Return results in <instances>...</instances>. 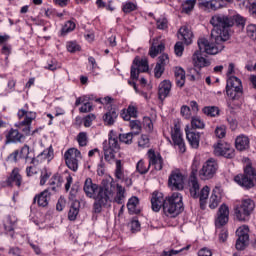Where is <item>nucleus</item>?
<instances>
[{
  "instance_id": "obj_1",
  "label": "nucleus",
  "mask_w": 256,
  "mask_h": 256,
  "mask_svg": "<svg viewBox=\"0 0 256 256\" xmlns=\"http://www.w3.org/2000/svg\"><path fill=\"white\" fill-rule=\"evenodd\" d=\"M210 23L214 27L211 32L212 42L205 38H200L197 43L200 51H204L207 55H217V53H221L225 49L223 44L225 41H229V31L235 25V19H233V16L216 14L212 16Z\"/></svg>"
},
{
  "instance_id": "obj_2",
  "label": "nucleus",
  "mask_w": 256,
  "mask_h": 256,
  "mask_svg": "<svg viewBox=\"0 0 256 256\" xmlns=\"http://www.w3.org/2000/svg\"><path fill=\"white\" fill-rule=\"evenodd\" d=\"M115 186L109 180L104 179L101 185L93 183V179L86 178L83 186V191L89 199H94L93 211L94 213H101L104 209L111 207V200L113 199V191Z\"/></svg>"
},
{
  "instance_id": "obj_3",
  "label": "nucleus",
  "mask_w": 256,
  "mask_h": 256,
  "mask_svg": "<svg viewBox=\"0 0 256 256\" xmlns=\"http://www.w3.org/2000/svg\"><path fill=\"white\" fill-rule=\"evenodd\" d=\"M152 211L159 213L161 207L166 217H177L183 213V196L174 192L171 196L164 197L161 192H154L151 197Z\"/></svg>"
},
{
  "instance_id": "obj_4",
  "label": "nucleus",
  "mask_w": 256,
  "mask_h": 256,
  "mask_svg": "<svg viewBox=\"0 0 256 256\" xmlns=\"http://www.w3.org/2000/svg\"><path fill=\"white\" fill-rule=\"evenodd\" d=\"M235 183L244 189H253L256 185V171L251 165H247L244 169V174H239L234 177Z\"/></svg>"
},
{
  "instance_id": "obj_5",
  "label": "nucleus",
  "mask_w": 256,
  "mask_h": 256,
  "mask_svg": "<svg viewBox=\"0 0 256 256\" xmlns=\"http://www.w3.org/2000/svg\"><path fill=\"white\" fill-rule=\"evenodd\" d=\"M255 211V201L246 199L240 205L235 207V215L238 221H249V218Z\"/></svg>"
},
{
  "instance_id": "obj_6",
  "label": "nucleus",
  "mask_w": 256,
  "mask_h": 256,
  "mask_svg": "<svg viewBox=\"0 0 256 256\" xmlns=\"http://www.w3.org/2000/svg\"><path fill=\"white\" fill-rule=\"evenodd\" d=\"M64 159L67 167L70 168L71 171L77 172L79 169L78 159H81V151L75 148H70L65 152Z\"/></svg>"
},
{
  "instance_id": "obj_7",
  "label": "nucleus",
  "mask_w": 256,
  "mask_h": 256,
  "mask_svg": "<svg viewBox=\"0 0 256 256\" xmlns=\"http://www.w3.org/2000/svg\"><path fill=\"white\" fill-rule=\"evenodd\" d=\"M218 165L217 161L214 159L207 160L202 169L199 171V177L203 181H207V179H213L215 174L217 173Z\"/></svg>"
},
{
  "instance_id": "obj_8",
  "label": "nucleus",
  "mask_w": 256,
  "mask_h": 256,
  "mask_svg": "<svg viewBox=\"0 0 256 256\" xmlns=\"http://www.w3.org/2000/svg\"><path fill=\"white\" fill-rule=\"evenodd\" d=\"M237 240L236 249L237 251H243L249 245V226H241L236 230Z\"/></svg>"
},
{
  "instance_id": "obj_9",
  "label": "nucleus",
  "mask_w": 256,
  "mask_h": 256,
  "mask_svg": "<svg viewBox=\"0 0 256 256\" xmlns=\"http://www.w3.org/2000/svg\"><path fill=\"white\" fill-rule=\"evenodd\" d=\"M168 185L173 191H183L185 178L179 171H173L168 178Z\"/></svg>"
},
{
  "instance_id": "obj_10",
  "label": "nucleus",
  "mask_w": 256,
  "mask_h": 256,
  "mask_svg": "<svg viewBox=\"0 0 256 256\" xmlns=\"http://www.w3.org/2000/svg\"><path fill=\"white\" fill-rule=\"evenodd\" d=\"M214 155L225 157L226 159H233L235 157V149L229 144L219 142L214 145Z\"/></svg>"
},
{
  "instance_id": "obj_11",
  "label": "nucleus",
  "mask_w": 256,
  "mask_h": 256,
  "mask_svg": "<svg viewBox=\"0 0 256 256\" xmlns=\"http://www.w3.org/2000/svg\"><path fill=\"white\" fill-rule=\"evenodd\" d=\"M109 183L114 185L111 203L113 201L114 203H117V205H125V199L127 197L125 187L121 186V184H115V181L113 180L109 181Z\"/></svg>"
},
{
  "instance_id": "obj_12",
  "label": "nucleus",
  "mask_w": 256,
  "mask_h": 256,
  "mask_svg": "<svg viewBox=\"0 0 256 256\" xmlns=\"http://www.w3.org/2000/svg\"><path fill=\"white\" fill-rule=\"evenodd\" d=\"M171 137L175 147H178V150L181 153H185V151H187L185 140L183 139L181 129L177 125L174 126V129L171 132Z\"/></svg>"
},
{
  "instance_id": "obj_13",
  "label": "nucleus",
  "mask_w": 256,
  "mask_h": 256,
  "mask_svg": "<svg viewBox=\"0 0 256 256\" xmlns=\"http://www.w3.org/2000/svg\"><path fill=\"white\" fill-rule=\"evenodd\" d=\"M198 5L204 11H217L225 7L223 0H198Z\"/></svg>"
},
{
  "instance_id": "obj_14",
  "label": "nucleus",
  "mask_w": 256,
  "mask_h": 256,
  "mask_svg": "<svg viewBox=\"0 0 256 256\" xmlns=\"http://www.w3.org/2000/svg\"><path fill=\"white\" fill-rule=\"evenodd\" d=\"M229 222V207L222 204L218 210L217 218L215 220L216 229H221Z\"/></svg>"
},
{
  "instance_id": "obj_15",
  "label": "nucleus",
  "mask_w": 256,
  "mask_h": 256,
  "mask_svg": "<svg viewBox=\"0 0 256 256\" xmlns=\"http://www.w3.org/2000/svg\"><path fill=\"white\" fill-rule=\"evenodd\" d=\"M5 138V145H11V143H23V141H25V135L21 134L19 129L14 128L6 131Z\"/></svg>"
},
{
  "instance_id": "obj_16",
  "label": "nucleus",
  "mask_w": 256,
  "mask_h": 256,
  "mask_svg": "<svg viewBox=\"0 0 256 256\" xmlns=\"http://www.w3.org/2000/svg\"><path fill=\"white\" fill-rule=\"evenodd\" d=\"M149 167L154 166L156 171L163 169V157L161 154H156L154 150L148 151Z\"/></svg>"
},
{
  "instance_id": "obj_17",
  "label": "nucleus",
  "mask_w": 256,
  "mask_h": 256,
  "mask_svg": "<svg viewBox=\"0 0 256 256\" xmlns=\"http://www.w3.org/2000/svg\"><path fill=\"white\" fill-rule=\"evenodd\" d=\"M201 53H205V51L199 48V51H196L192 57L195 67H199V69L209 67V65H211V62L205 59Z\"/></svg>"
},
{
  "instance_id": "obj_18",
  "label": "nucleus",
  "mask_w": 256,
  "mask_h": 256,
  "mask_svg": "<svg viewBox=\"0 0 256 256\" xmlns=\"http://www.w3.org/2000/svg\"><path fill=\"white\" fill-rule=\"evenodd\" d=\"M165 51V43L160 42L159 38H154L152 41V45L149 49V55L152 57V59H155L159 53H163Z\"/></svg>"
},
{
  "instance_id": "obj_19",
  "label": "nucleus",
  "mask_w": 256,
  "mask_h": 256,
  "mask_svg": "<svg viewBox=\"0 0 256 256\" xmlns=\"http://www.w3.org/2000/svg\"><path fill=\"white\" fill-rule=\"evenodd\" d=\"M6 183L8 187H13V183L17 185V187H21V183H23V178L21 177V174H19V169L14 168L10 174V176L7 178Z\"/></svg>"
},
{
  "instance_id": "obj_20",
  "label": "nucleus",
  "mask_w": 256,
  "mask_h": 256,
  "mask_svg": "<svg viewBox=\"0 0 256 256\" xmlns=\"http://www.w3.org/2000/svg\"><path fill=\"white\" fill-rule=\"evenodd\" d=\"M49 199H51V192H49V189H46L34 197V203H38L39 207H47L49 205Z\"/></svg>"
},
{
  "instance_id": "obj_21",
  "label": "nucleus",
  "mask_w": 256,
  "mask_h": 256,
  "mask_svg": "<svg viewBox=\"0 0 256 256\" xmlns=\"http://www.w3.org/2000/svg\"><path fill=\"white\" fill-rule=\"evenodd\" d=\"M20 159H25L27 163L30 161L31 165H35L37 159H35V155L31 152L29 145L25 144L20 150Z\"/></svg>"
},
{
  "instance_id": "obj_22",
  "label": "nucleus",
  "mask_w": 256,
  "mask_h": 256,
  "mask_svg": "<svg viewBox=\"0 0 256 256\" xmlns=\"http://www.w3.org/2000/svg\"><path fill=\"white\" fill-rule=\"evenodd\" d=\"M169 93H171V81L164 80L159 85V89H158L159 99L163 101V99H166Z\"/></svg>"
},
{
  "instance_id": "obj_23",
  "label": "nucleus",
  "mask_w": 256,
  "mask_h": 256,
  "mask_svg": "<svg viewBox=\"0 0 256 256\" xmlns=\"http://www.w3.org/2000/svg\"><path fill=\"white\" fill-rule=\"evenodd\" d=\"M117 117H119L117 110L115 109L109 110L103 115L104 125H106L107 127H111L112 125H115V121H117Z\"/></svg>"
},
{
  "instance_id": "obj_24",
  "label": "nucleus",
  "mask_w": 256,
  "mask_h": 256,
  "mask_svg": "<svg viewBox=\"0 0 256 256\" xmlns=\"http://www.w3.org/2000/svg\"><path fill=\"white\" fill-rule=\"evenodd\" d=\"M186 139L193 149L199 148V141L201 139L199 132L186 130Z\"/></svg>"
},
{
  "instance_id": "obj_25",
  "label": "nucleus",
  "mask_w": 256,
  "mask_h": 256,
  "mask_svg": "<svg viewBox=\"0 0 256 256\" xmlns=\"http://www.w3.org/2000/svg\"><path fill=\"white\" fill-rule=\"evenodd\" d=\"M235 147L238 151H246L249 149V137L245 135H239L235 140Z\"/></svg>"
},
{
  "instance_id": "obj_26",
  "label": "nucleus",
  "mask_w": 256,
  "mask_h": 256,
  "mask_svg": "<svg viewBox=\"0 0 256 256\" xmlns=\"http://www.w3.org/2000/svg\"><path fill=\"white\" fill-rule=\"evenodd\" d=\"M137 205H139V198L137 196H133L128 200L127 207L130 215H139L141 213Z\"/></svg>"
},
{
  "instance_id": "obj_27",
  "label": "nucleus",
  "mask_w": 256,
  "mask_h": 256,
  "mask_svg": "<svg viewBox=\"0 0 256 256\" xmlns=\"http://www.w3.org/2000/svg\"><path fill=\"white\" fill-rule=\"evenodd\" d=\"M189 187H190V195L193 199L199 198V181H197V177L191 176L189 180Z\"/></svg>"
},
{
  "instance_id": "obj_28",
  "label": "nucleus",
  "mask_w": 256,
  "mask_h": 256,
  "mask_svg": "<svg viewBox=\"0 0 256 256\" xmlns=\"http://www.w3.org/2000/svg\"><path fill=\"white\" fill-rule=\"evenodd\" d=\"M179 33H180L185 45H191V43H193V32L190 31L189 27L182 26L179 29Z\"/></svg>"
},
{
  "instance_id": "obj_29",
  "label": "nucleus",
  "mask_w": 256,
  "mask_h": 256,
  "mask_svg": "<svg viewBox=\"0 0 256 256\" xmlns=\"http://www.w3.org/2000/svg\"><path fill=\"white\" fill-rule=\"evenodd\" d=\"M132 65H134V67H136L141 73H147V71H149V62L146 58L139 59V57H136L133 60Z\"/></svg>"
},
{
  "instance_id": "obj_30",
  "label": "nucleus",
  "mask_w": 256,
  "mask_h": 256,
  "mask_svg": "<svg viewBox=\"0 0 256 256\" xmlns=\"http://www.w3.org/2000/svg\"><path fill=\"white\" fill-rule=\"evenodd\" d=\"M221 201V194L219 193V187H216L211 194L209 207L210 209H217Z\"/></svg>"
},
{
  "instance_id": "obj_31",
  "label": "nucleus",
  "mask_w": 256,
  "mask_h": 256,
  "mask_svg": "<svg viewBox=\"0 0 256 256\" xmlns=\"http://www.w3.org/2000/svg\"><path fill=\"white\" fill-rule=\"evenodd\" d=\"M81 207V203L79 200H75L71 203L70 210L68 212L69 221H75L77 219V215H79V208Z\"/></svg>"
},
{
  "instance_id": "obj_32",
  "label": "nucleus",
  "mask_w": 256,
  "mask_h": 256,
  "mask_svg": "<svg viewBox=\"0 0 256 256\" xmlns=\"http://www.w3.org/2000/svg\"><path fill=\"white\" fill-rule=\"evenodd\" d=\"M174 75L177 87H183L185 85V70L182 67H176Z\"/></svg>"
},
{
  "instance_id": "obj_33",
  "label": "nucleus",
  "mask_w": 256,
  "mask_h": 256,
  "mask_svg": "<svg viewBox=\"0 0 256 256\" xmlns=\"http://www.w3.org/2000/svg\"><path fill=\"white\" fill-rule=\"evenodd\" d=\"M15 127H17L18 131H20L21 135H24V137H29V135H31V123L23 120L16 123Z\"/></svg>"
},
{
  "instance_id": "obj_34",
  "label": "nucleus",
  "mask_w": 256,
  "mask_h": 256,
  "mask_svg": "<svg viewBox=\"0 0 256 256\" xmlns=\"http://www.w3.org/2000/svg\"><path fill=\"white\" fill-rule=\"evenodd\" d=\"M226 87H230L235 89L236 91H242L243 85L241 84V80L237 78V76H230L227 80Z\"/></svg>"
},
{
  "instance_id": "obj_35",
  "label": "nucleus",
  "mask_w": 256,
  "mask_h": 256,
  "mask_svg": "<svg viewBox=\"0 0 256 256\" xmlns=\"http://www.w3.org/2000/svg\"><path fill=\"white\" fill-rule=\"evenodd\" d=\"M107 148L112 149V151H119L120 149L119 140L113 131H110L109 133Z\"/></svg>"
},
{
  "instance_id": "obj_36",
  "label": "nucleus",
  "mask_w": 256,
  "mask_h": 256,
  "mask_svg": "<svg viewBox=\"0 0 256 256\" xmlns=\"http://www.w3.org/2000/svg\"><path fill=\"white\" fill-rule=\"evenodd\" d=\"M127 171H125V168L123 167V162L121 160H116V169H115V177L119 181L122 179H125L127 176Z\"/></svg>"
},
{
  "instance_id": "obj_37",
  "label": "nucleus",
  "mask_w": 256,
  "mask_h": 256,
  "mask_svg": "<svg viewBox=\"0 0 256 256\" xmlns=\"http://www.w3.org/2000/svg\"><path fill=\"white\" fill-rule=\"evenodd\" d=\"M121 117L124 119V121H131V117L134 119L137 118V107L133 105L128 106L127 111H124L121 114Z\"/></svg>"
},
{
  "instance_id": "obj_38",
  "label": "nucleus",
  "mask_w": 256,
  "mask_h": 256,
  "mask_svg": "<svg viewBox=\"0 0 256 256\" xmlns=\"http://www.w3.org/2000/svg\"><path fill=\"white\" fill-rule=\"evenodd\" d=\"M197 4V0H186L182 3V13H186L189 15L193 9H195V5Z\"/></svg>"
},
{
  "instance_id": "obj_39",
  "label": "nucleus",
  "mask_w": 256,
  "mask_h": 256,
  "mask_svg": "<svg viewBox=\"0 0 256 256\" xmlns=\"http://www.w3.org/2000/svg\"><path fill=\"white\" fill-rule=\"evenodd\" d=\"M219 111V107L217 106H205L202 109V112L204 115H207V117H218Z\"/></svg>"
},
{
  "instance_id": "obj_40",
  "label": "nucleus",
  "mask_w": 256,
  "mask_h": 256,
  "mask_svg": "<svg viewBox=\"0 0 256 256\" xmlns=\"http://www.w3.org/2000/svg\"><path fill=\"white\" fill-rule=\"evenodd\" d=\"M191 249V245H187L186 247L181 248L180 250H164L161 253V256H173V255H179V253H183V251H189Z\"/></svg>"
},
{
  "instance_id": "obj_41",
  "label": "nucleus",
  "mask_w": 256,
  "mask_h": 256,
  "mask_svg": "<svg viewBox=\"0 0 256 256\" xmlns=\"http://www.w3.org/2000/svg\"><path fill=\"white\" fill-rule=\"evenodd\" d=\"M104 159L105 161H111V159H115V150L107 147V141L104 142Z\"/></svg>"
},
{
  "instance_id": "obj_42",
  "label": "nucleus",
  "mask_w": 256,
  "mask_h": 256,
  "mask_svg": "<svg viewBox=\"0 0 256 256\" xmlns=\"http://www.w3.org/2000/svg\"><path fill=\"white\" fill-rule=\"evenodd\" d=\"M133 132L119 134V141L125 143L126 145H131L133 143Z\"/></svg>"
},
{
  "instance_id": "obj_43",
  "label": "nucleus",
  "mask_w": 256,
  "mask_h": 256,
  "mask_svg": "<svg viewBox=\"0 0 256 256\" xmlns=\"http://www.w3.org/2000/svg\"><path fill=\"white\" fill-rule=\"evenodd\" d=\"M150 166H145V161L140 160L136 164V171L140 173V175H146V173H149Z\"/></svg>"
},
{
  "instance_id": "obj_44",
  "label": "nucleus",
  "mask_w": 256,
  "mask_h": 256,
  "mask_svg": "<svg viewBox=\"0 0 256 256\" xmlns=\"http://www.w3.org/2000/svg\"><path fill=\"white\" fill-rule=\"evenodd\" d=\"M129 127L132 129L133 135H139V133H141V121L131 120L129 123Z\"/></svg>"
},
{
  "instance_id": "obj_45",
  "label": "nucleus",
  "mask_w": 256,
  "mask_h": 256,
  "mask_svg": "<svg viewBox=\"0 0 256 256\" xmlns=\"http://www.w3.org/2000/svg\"><path fill=\"white\" fill-rule=\"evenodd\" d=\"M209 186H204L202 188V190L199 193V199H200V205L201 207H203V203H205V201H207L208 197H209Z\"/></svg>"
},
{
  "instance_id": "obj_46",
  "label": "nucleus",
  "mask_w": 256,
  "mask_h": 256,
  "mask_svg": "<svg viewBox=\"0 0 256 256\" xmlns=\"http://www.w3.org/2000/svg\"><path fill=\"white\" fill-rule=\"evenodd\" d=\"M79 189H80V186L78 182L72 185V188L70 190V195H69V200L72 201V203L74 201H77V194L79 193Z\"/></svg>"
},
{
  "instance_id": "obj_47",
  "label": "nucleus",
  "mask_w": 256,
  "mask_h": 256,
  "mask_svg": "<svg viewBox=\"0 0 256 256\" xmlns=\"http://www.w3.org/2000/svg\"><path fill=\"white\" fill-rule=\"evenodd\" d=\"M122 11L123 13H132V11H137V4L133 2H125L122 5Z\"/></svg>"
},
{
  "instance_id": "obj_48",
  "label": "nucleus",
  "mask_w": 256,
  "mask_h": 256,
  "mask_svg": "<svg viewBox=\"0 0 256 256\" xmlns=\"http://www.w3.org/2000/svg\"><path fill=\"white\" fill-rule=\"evenodd\" d=\"M191 125L193 129H203L205 127V123L199 117H193L191 120Z\"/></svg>"
},
{
  "instance_id": "obj_49",
  "label": "nucleus",
  "mask_w": 256,
  "mask_h": 256,
  "mask_svg": "<svg viewBox=\"0 0 256 256\" xmlns=\"http://www.w3.org/2000/svg\"><path fill=\"white\" fill-rule=\"evenodd\" d=\"M66 47L69 53H77V51H81V46L75 41L67 42Z\"/></svg>"
},
{
  "instance_id": "obj_50",
  "label": "nucleus",
  "mask_w": 256,
  "mask_h": 256,
  "mask_svg": "<svg viewBox=\"0 0 256 256\" xmlns=\"http://www.w3.org/2000/svg\"><path fill=\"white\" fill-rule=\"evenodd\" d=\"M226 93L228 97H230V99L235 101V99H237V97L239 96V93H241V90H236L235 88L226 86Z\"/></svg>"
},
{
  "instance_id": "obj_51",
  "label": "nucleus",
  "mask_w": 256,
  "mask_h": 256,
  "mask_svg": "<svg viewBox=\"0 0 256 256\" xmlns=\"http://www.w3.org/2000/svg\"><path fill=\"white\" fill-rule=\"evenodd\" d=\"M75 22L69 20L65 23V25L62 28V33H71V31L75 30Z\"/></svg>"
},
{
  "instance_id": "obj_52",
  "label": "nucleus",
  "mask_w": 256,
  "mask_h": 256,
  "mask_svg": "<svg viewBox=\"0 0 256 256\" xmlns=\"http://www.w3.org/2000/svg\"><path fill=\"white\" fill-rule=\"evenodd\" d=\"M183 51H185V48L183 47V42H177L174 46L175 55L177 57H182Z\"/></svg>"
},
{
  "instance_id": "obj_53",
  "label": "nucleus",
  "mask_w": 256,
  "mask_h": 256,
  "mask_svg": "<svg viewBox=\"0 0 256 256\" xmlns=\"http://www.w3.org/2000/svg\"><path fill=\"white\" fill-rule=\"evenodd\" d=\"M168 63H169V55L162 54L161 56L158 57V61H157L156 65L165 67V65H168Z\"/></svg>"
},
{
  "instance_id": "obj_54",
  "label": "nucleus",
  "mask_w": 256,
  "mask_h": 256,
  "mask_svg": "<svg viewBox=\"0 0 256 256\" xmlns=\"http://www.w3.org/2000/svg\"><path fill=\"white\" fill-rule=\"evenodd\" d=\"M78 143L80 147H85L87 145V134L85 132L78 134Z\"/></svg>"
},
{
  "instance_id": "obj_55",
  "label": "nucleus",
  "mask_w": 256,
  "mask_h": 256,
  "mask_svg": "<svg viewBox=\"0 0 256 256\" xmlns=\"http://www.w3.org/2000/svg\"><path fill=\"white\" fill-rule=\"evenodd\" d=\"M167 18H159L156 20L157 29L165 30L168 27Z\"/></svg>"
},
{
  "instance_id": "obj_56",
  "label": "nucleus",
  "mask_w": 256,
  "mask_h": 256,
  "mask_svg": "<svg viewBox=\"0 0 256 256\" xmlns=\"http://www.w3.org/2000/svg\"><path fill=\"white\" fill-rule=\"evenodd\" d=\"M163 73H165V67L164 66H160V64H156L155 68H154V75L157 79L161 78V75H163Z\"/></svg>"
},
{
  "instance_id": "obj_57",
  "label": "nucleus",
  "mask_w": 256,
  "mask_h": 256,
  "mask_svg": "<svg viewBox=\"0 0 256 256\" xmlns=\"http://www.w3.org/2000/svg\"><path fill=\"white\" fill-rule=\"evenodd\" d=\"M130 229L132 233H135V231H140L141 230V224L139 223V220L133 219L130 222Z\"/></svg>"
},
{
  "instance_id": "obj_58",
  "label": "nucleus",
  "mask_w": 256,
  "mask_h": 256,
  "mask_svg": "<svg viewBox=\"0 0 256 256\" xmlns=\"http://www.w3.org/2000/svg\"><path fill=\"white\" fill-rule=\"evenodd\" d=\"M139 147H149V137L147 135H142L140 139L138 140Z\"/></svg>"
},
{
  "instance_id": "obj_59",
  "label": "nucleus",
  "mask_w": 256,
  "mask_h": 256,
  "mask_svg": "<svg viewBox=\"0 0 256 256\" xmlns=\"http://www.w3.org/2000/svg\"><path fill=\"white\" fill-rule=\"evenodd\" d=\"M93 121H95V114H89L84 118V127H91Z\"/></svg>"
},
{
  "instance_id": "obj_60",
  "label": "nucleus",
  "mask_w": 256,
  "mask_h": 256,
  "mask_svg": "<svg viewBox=\"0 0 256 256\" xmlns=\"http://www.w3.org/2000/svg\"><path fill=\"white\" fill-rule=\"evenodd\" d=\"M49 177H51V172H47V170L42 172V174L40 176V185H45L47 183V181L49 180Z\"/></svg>"
},
{
  "instance_id": "obj_61",
  "label": "nucleus",
  "mask_w": 256,
  "mask_h": 256,
  "mask_svg": "<svg viewBox=\"0 0 256 256\" xmlns=\"http://www.w3.org/2000/svg\"><path fill=\"white\" fill-rule=\"evenodd\" d=\"M215 135L216 137H218V139H223V137H225L226 135L225 127L224 126L217 127L215 129Z\"/></svg>"
},
{
  "instance_id": "obj_62",
  "label": "nucleus",
  "mask_w": 256,
  "mask_h": 256,
  "mask_svg": "<svg viewBox=\"0 0 256 256\" xmlns=\"http://www.w3.org/2000/svg\"><path fill=\"white\" fill-rule=\"evenodd\" d=\"M232 18L234 19V23H236V25L245 27V18H243L241 15L232 16Z\"/></svg>"
},
{
  "instance_id": "obj_63",
  "label": "nucleus",
  "mask_w": 256,
  "mask_h": 256,
  "mask_svg": "<svg viewBox=\"0 0 256 256\" xmlns=\"http://www.w3.org/2000/svg\"><path fill=\"white\" fill-rule=\"evenodd\" d=\"M247 33L250 37H254V39H256V25L255 24L248 25Z\"/></svg>"
},
{
  "instance_id": "obj_64",
  "label": "nucleus",
  "mask_w": 256,
  "mask_h": 256,
  "mask_svg": "<svg viewBox=\"0 0 256 256\" xmlns=\"http://www.w3.org/2000/svg\"><path fill=\"white\" fill-rule=\"evenodd\" d=\"M213 252H211V249L209 248H201L198 251V256H212Z\"/></svg>"
}]
</instances>
